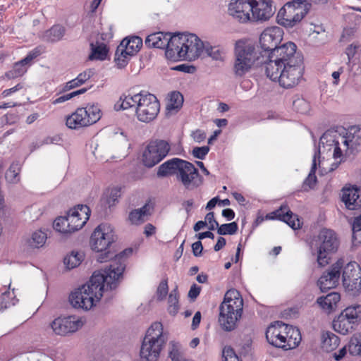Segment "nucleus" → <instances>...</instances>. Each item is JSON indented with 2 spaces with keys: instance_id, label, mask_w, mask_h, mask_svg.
Returning a JSON list of instances; mask_svg holds the SVG:
<instances>
[{
  "instance_id": "nucleus-1",
  "label": "nucleus",
  "mask_w": 361,
  "mask_h": 361,
  "mask_svg": "<svg viewBox=\"0 0 361 361\" xmlns=\"http://www.w3.org/2000/svg\"><path fill=\"white\" fill-rule=\"evenodd\" d=\"M133 249L127 248L116 255L109 267L102 271H94L85 284L69 296L75 308L90 310L101 300L105 290H114L118 286L126 268V261L132 255Z\"/></svg>"
},
{
  "instance_id": "nucleus-2",
  "label": "nucleus",
  "mask_w": 361,
  "mask_h": 361,
  "mask_svg": "<svg viewBox=\"0 0 361 361\" xmlns=\"http://www.w3.org/2000/svg\"><path fill=\"white\" fill-rule=\"evenodd\" d=\"M296 50V44L288 42L269 52L264 61L267 76L285 89L295 87L302 77V57Z\"/></svg>"
},
{
  "instance_id": "nucleus-3",
  "label": "nucleus",
  "mask_w": 361,
  "mask_h": 361,
  "mask_svg": "<svg viewBox=\"0 0 361 361\" xmlns=\"http://www.w3.org/2000/svg\"><path fill=\"white\" fill-rule=\"evenodd\" d=\"M145 44L149 48H166V57L173 61H193L204 49V44L195 34L157 32L148 35Z\"/></svg>"
},
{
  "instance_id": "nucleus-4",
  "label": "nucleus",
  "mask_w": 361,
  "mask_h": 361,
  "mask_svg": "<svg viewBox=\"0 0 361 361\" xmlns=\"http://www.w3.org/2000/svg\"><path fill=\"white\" fill-rule=\"evenodd\" d=\"M331 132H326L320 138L319 144L329 142L334 147L333 157L340 159L339 161L333 164L331 170L336 169L338 165L345 161V157L350 154L357 147H361V128L353 127L346 135H332Z\"/></svg>"
},
{
  "instance_id": "nucleus-5",
  "label": "nucleus",
  "mask_w": 361,
  "mask_h": 361,
  "mask_svg": "<svg viewBox=\"0 0 361 361\" xmlns=\"http://www.w3.org/2000/svg\"><path fill=\"white\" fill-rule=\"evenodd\" d=\"M266 338L273 346L287 350L298 346L301 336L298 329L278 321L267 328Z\"/></svg>"
},
{
  "instance_id": "nucleus-6",
  "label": "nucleus",
  "mask_w": 361,
  "mask_h": 361,
  "mask_svg": "<svg viewBox=\"0 0 361 361\" xmlns=\"http://www.w3.org/2000/svg\"><path fill=\"white\" fill-rule=\"evenodd\" d=\"M166 341L161 323H153L143 339L140 352L141 358L146 361H157Z\"/></svg>"
},
{
  "instance_id": "nucleus-7",
  "label": "nucleus",
  "mask_w": 361,
  "mask_h": 361,
  "mask_svg": "<svg viewBox=\"0 0 361 361\" xmlns=\"http://www.w3.org/2000/svg\"><path fill=\"white\" fill-rule=\"evenodd\" d=\"M234 54L233 70L239 76L248 72L255 63L257 65L264 63V61L257 56L254 44L247 39H240L235 42Z\"/></svg>"
},
{
  "instance_id": "nucleus-8",
  "label": "nucleus",
  "mask_w": 361,
  "mask_h": 361,
  "mask_svg": "<svg viewBox=\"0 0 361 361\" xmlns=\"http://www.w3.org/2000/svg\"><path fill=\"white\" fill-rule=\"evenodd\" d=\"M310 7V4L306 0L287 2L277 13V23L286 28H292L301 22L308 13Z\"/></svg>"
},
{
  "instance_id": "nucleus-9",
  "label": "nucleus",
  "mask_w": 361,
  "mask_h": 361,
  "mask_svg": "<svg viewBox=\"0 0 361 361\" xmlns=\"http://www.w3.org/2000/svg\"><path fill=\"white\" fill-rule=\"evenodd\" d=\"M316 245L317 247V262L320 267H323L329 263V255L337 251L339 240L334 231L323 228L317 236Z\"/></svg>"
},
{
  "instance_id": "nucleus-10",
  "label": "nucleus",
  "mask_w": 361,
  "mask_h": 361,
  "mask_svg": "<svg viewBox=\"0 0 361 361\" xmlns=\"http://www.w3.org/2000/svg\"><path fill=\"white\" fill-rule=\"evenodd\" d=\"M101 118L98 106L90 105L85 108H78L66 118V124L71 129H79L95 123Z\"/></svg>"
},
{
  "instance_id": "nucleus-11",
  "label": "nucleus",
  "mask_w": 361,
  "mask_h": 361,
  "mask_svg": "<svg viewBox=\"0 0 361 361\" xmlns=\"http://www.w3.org/2000/svg\"><path fill=\"white\" fill-rule=\"evenodd\" d=\"M140 94L135 111L137 118L141 122L149 123L154 121L159 113V102L155 95L149 92L147 94L140 92Z\"/></svg>"
},
{
  "instance_id": "nucleus-12",
  "label": "nucleus",
  "mask_w": 361,
  "mask_h": 361,
  "mask_svg": "<svg viewBox=\"0 0 361 361\" xmlns=\"http://www.w3.org/2000/svg\"><path fill=\"white\" fill-rule=\"evenodd\" d=\"M361 314V305L346 307L333 321V328L342 335L352 332L358 324V318Z\"/></svg>"
},
{
  "instance_id": "nucleus-13",
  "label": "nucleus",
  "mask_w": 361,
  "mask_h": 361,
  "mask_svg": "<svg viewBox=\"0 0 361 361\" xmlns=\"http://www.w3.org/2000/svg\"><path fill=\"white\" fill-rule=\"evenodd\" d=\"M170 150L169 144L163 140L151 141L142 154L143 164L152 168L166 157Z\"/></svg>"
},
{
  "instance_id": "nucleus-14",
  "label": "nucleus",
  "mask_w": 361,
  "mask_h": 361,
  "mask_svg": "<svg viewBox=\"0 0 361 361\" xmlns=\"http://www.w3.org/2000/svg\"><path fill=\"white\" fill-rule=\"evenodd\" d=\"M115 240L116 236L111 226L106 224H102L92 233L90 244L94 251L102 252L106 251Z\"/></svg>"
},
{
  "instance_id": "nucleus-15",
  "label": "nucleus",
  "mask_w": 361,
  "mask_h": 361,
  "mask_svg": "<svg viewBox=\"0 0 361 361\" xmlns=\"http://www.w3.org/2000/svg\"><path fill=\"white\" fill-rule=\"evenodd\" d=\"M343 285L352 295H357L361 290V268L355 262H350L343 267Z\"/></svg>"
},
{
  "instance_id": "nucleus-16",
  "label": "nucleus",
  "mask_w": 361,
  "mask_h": 361,
  "mask_svg": "<svg viewBox=\"0 0 361 361\" xmlns=\"http://www.w3.org/2000/svg\"><path fill=\"white\" fill-rule=\"evenodd\" d=\"M345 264L343 259H338L317 281V286L322 292L336 287L339 282L341 269Z\"/></svg>"
},
{
  "instance_id": "nucleus-17",
  "label": "nucleus",
  "mask_w": 361,
  "mask_h": 361,
  "mask_svg": "<svg viewBox=\"0 0 361 361\" xmlns=\"http://www.w3.org/2000/svg\"><path fill=\"white\" fill-rule=\"evenodd\" d=\"M228 13L240 23L252 22L251 0H231L228 4Z\"/></svg>"
},
{
  "instance_id": "nucleus-18",
  "label": "nucleus",
  "mask_w": 361,
  "mask_h": 361,
  "mask_svg": "<svg viewBox=\"0 0 361 361\" xmlns=\"http://www.w3.org/2000/svg\"><path fill=\"white\" fill-rule=\"evenodd\" d=\"M252 22L269 20L275 13L272 0H251Z\"/></svg>"
},
{
  "instance_id": "nucleus-19",
  "label": "nucleus",
  "mask_w": 361,
  "mask_h": 361,
  "mask_svg": "<svg viewBox=\"0 0 361 361\" xmlns=\"http://www.w3.org/2000/svg\"><path fill=\"white\" fill-rule=\"evenodd\" d=\"M283 31L277 26L269 27L264 30L259 37V44L264 51L271 52L278 48L283 39Z\"/></svg>"
},
{
  "instance_id": "nucleus-20",
  "label": "nucleus",
  "mask_w": 361,
  "mask_h": 361,
  "mask_svg": "<svg viewBox=\"0 0 361 361\" xmlns=\"http://www.w3.org/2000/svg\"><path fill=\"white\" fill-rule=\"evenodd\" d=\"M90 209L87 205L79 204L71 209L67 214L71 233L82 228L88 221Z\"/></svg>"
},
{
  "instance_id": "nucleus-21",
  "label": "nucleus",
  "mask_w": 361,
  "mask_h": 361,
  "mask_svg": "<svg viewBox=\"0 0 361 361\" xmlns=\"http://www.w3.org/2000/svg\"><path fill=\"white\" fill-rule=\"evenodd\" d=\"M235 310L231 303L228 304L223 301L219 307V322L221 327L227 331L233 330L236 326L237 321L241 317L242 313L238 316L235 314Z\"/></svg>"
},
{
  "instance_id": "nucleus-22",
  "label": "nucleus",
  "mask_w": 361,
  "mask_h": 361,
  "mask_svg": "<svg viewBox=\"0 0 361 361\" xmlns=\"http://www.w3.org/2000/svg\"><path fill=\"white\" fill-rule=\"evenodd\" d=\"M198 176V171L192 163L179 159L176 176L177 179L183 183L185 188L189 189Z\"/></svg>"
},
{
  "instance_id": "nucleus-23",
  "label": "nucleus",
  "mask_w": 361,
  "mask_h": 361,
  "mask_svg": "<svg viewBox=\"0 0 361 361\" xmlns=\"http://www.w3.org/2000/svg\"><path fill=\"white\" fill-rule=\"evenodd\" d=\"M50 326L56 334L65 336L78 330L82 323L73 317H58L51 323Z\"/></svg>"
},
{
  "instance_id": "nucleus-24",
  "label": "nucleus",
  "mask_w": 361,
  "mask_h": 361,
  "mask_svg": "<svg viewBox=\"0 0 361 361\" xmlns=\"http://www.w3.org/2000/svg\"><path fill=\"white\" fill-rule=\"evenodd\" d=\"M268 219H279L286 223L293 230L301 228L300 220L298 215L293 214L288 205L283 204L278 209L268 214L266 216Z\"/></svg>"
},
{
  "instance_id": "nucleus-25",
  "label": "nucleus",
  "mask_w": 361,
  "mask_h": 361,
  "mask_svg": "<svg viewBox=\"0 0 361 361\" xmlns=\"http://www.w3.org/2000/svg\"><path fill=\"white\" fill-rule=\"evenodd\" d=\"M341 200L347 209L361 210V190L357 187L343 188Z\"/></svg>"
},
{
  "instance_id": "nucleus-26",
  "label": "nucleus",
  "mask_w": 361,
  "mask_h": 361,
  "mask_svg": "<svg viewBox=\"0 0 361 361\" xmlns=\"http://www.w3.org/2000/svg\"><path fill=\"white\" fill-rule=\"evenodd\" d=\"M183 96L180 92H170L166 97V111L167 116L176 114L183 104Z\"/></svg>"
},
{
  "instance_id": "nucleus-27",
  "label": "nucleus",
  "mask_w": 361,
  "mask_h": 361,
  "mask_svg": "<svg viewBox=\"0 0 361 361\" xmlns=\"http://www.w3.org/2000/svg\"><path fill=\"white\" fill-rule=\"evenodd\" d=\"M142 39L140 37L133 36L125 38L118 45L119 50H123L126 54L134 56L140 49Z\"/></svg>"
},
{
  "instance_id": "nucleus-28",
  "label": "nucleus",
  "mask_w": 361,
  "mask_h": 361,
  "mask_svg": "<svg viewBox=\"0 0 361 361\" xmlns=\"http://www.w3.org/2000/svg\"><path fill=\"white\" fill-rule=\"evenodd\" d=\"M341 300V295L338 293L331 292L326 296L319 297L317 302L326 312H330L336 307Z\"/></svg>"
},
{
  "instance_id": "nucleus-29",
  "label": "nucleus",
  "mask_w": 361,
  "mask_h": 361,
  "mask_svg": "<svg viewBox=\"0 0 361 361\" xmlns=\"http://www.w3.org/2000/svg\"><path fill=\"white\" fill-rule=\"evenodd\" d=\"M224 301L228 304L231 303V306L236 308V315L239 316L240 313L243 312V300L238 290L235 289L228 290L224 295Z\"/></svg>"
},
{
  "instance_id": "nucleus-30",
  "label": "nucleus",
  "mask_w": 361,
  "mask_h": 361,
  "mask_svg": "<svg viewBox=\"0 0 361 361\" xmlns=\"http://www.w3.org/2000/svg\"><path fill=\"white\" fill-rule=\"evenodd\" d=\"M150 206L146 203L140 209L132 210L128 215V220L132 224L139 225L145 221V217L150 214Z\"/></svg>"
},
{
  "instance_id": "nucleus-31",
  "label": "nucleus",
  "mask_w": 361,
  "mask_h": 361,
  "mask_svg": "<svg viewBox=\"0 0 361 361\" xmlns=\"http://www.w3.org/2000/svg\"><path fill=\"white\" fill-rule=\"evenodd\" d=\"M139 97H140V92L133 96L123 94L114 104V109L116 111L126 110L134 106L137 104Z\"/></svg>"
},
{
  "instance_id": "nucleus-32",
  "label": "nucleus",
  "mask_w": 361,
  "mask_h": 361,
  "mask_svg": "<svg viewBox=\"0 0 361 361\" xmlns=\"http://www.w3.org/2000/svg\"><path fill=\"white\" fill-rule=\"evenodd\" d=\"M340 343V338L332 332H325L322 336V348L324 351L331 352L335 350Z\"/></svg>"
},
{
  "instance_id": "nucleus-33",
  "label": "nucleus",
  "mask_w": 361,
  "mask_h": 361,
  "mask_svg": "<svg viewBox=\"0 0 361 361\" xmlns=\"http://www.w3.org/2000/svg\"><path fill=\"white\" fill-rule=\"evenodd\" d=\"M30 66L23 59L15 63L12 68L5 73L8 79H14L23 76L28 70Z\"/></svg>"
},
{
  "instance_id": "nucleus-34",
  "label": "nucleus",
  "mask_w": 361,
  "mask_h": 361,
  "mask_svg": "<svg viewBox=\"0 0 361 361\" xmlns=\"http://www.w3.org/2000/svg\"><path fill=\"white\" fill-rule=\"evenodd\" d=\"M179 159L178 158H173L163 163L159 167L157 176L164 177L169 174H176Z\"/></svg>"
},
{
  "instance_id": "nucleus-35",
  "label": "nucleus",
  "mask_w": 361,
  "mask_h": 361,
  "mask_svg": "<svg viewBox=\"0 0 361 361\" xmlns=\"http://www.w3.org/2000/svg\"><path fill=\"white\" fill-rule=\"evenodd\" d=\"M91 54L89 55V59L103 61L106 59L108 54V49L104 43L97 42L95 44L91 43Z\"/></svg>"
},
{
  "instance_id": "nucleus-36",
  "label": "nucleus",
  "mask_w": 361,
  "mask_h": 361,
  "mask_svg": "<svg viewBox=\"0 0 361 361\" xmlns=\"http://www.w3.org/2000/svg\"><path fill=\"white\" fill-rule=\"evenodd\" d=\"M320 155V151L318 149L317 152H315L314 155L313 157L312 163L310 171L307 176V177L305 178V180L303 182V188L305 190H307V189L306 187H308V188L311 189L313 188V187L317 183V177L315 176V172L317 170V162L316 159L317 157Z\"/></svg>"
},
{
  "instance_id": "nucleus-37",
  "label": "nucleus",
  "mask_w": 361,
  "mask_h": 361,
  "mask_svg": "<svg viewBox=\"0 0 361 361\" xmlns=\"http://www.w3.org/2000/svg\"><path fill=\"white\" fill-rule=\"evenodd\" d=\"M92 72L90 70L85 71L78 75V77L65 85L62 90H71L85 83L92 76Z\"/></svg>"
},
{
  "instance_id": "nucleus-38",
  "label": "nucleus",
  "mask_w": 361,
  "mask_h": 361,
  "mask_svg": "<svg viewBox=\"0 0 361 361\" xmlns=\"http://www.w3.org/2000/svg\"><path fill=\"white\" fill-rule=\"evenodd\" d=\"M121 196V188L114 187L104 193L102 201L109 207L114 206Z\"/></svg>"
},
{
  "instance_id": "nucleus-39",
  "label": "nucleus",
  "mask_w": 361,
  "mask_h": 361,
  "mask_svg": "<svg viewBox=\"0 0 361 361\" xmlns=\"http://www.w3.org/2000/svg\"><path fill=\"white\" fill-rule=\"evenodd\" d=\"M83 258L82 252L73 251L65 257L63 262L68 269H71L78 267L82 262Z\"/></svg>"
},
{
  "instance_id": "nucleus-40",
  "label": "nucleus",
  "mask_w": 361,
  "mask_h": 361,
  "mask_svg": "<svg viewBox=\"0 0 361 361\" xmlns=\"http://www.w3.org/2000/svg\"><path fill=\"white\" fill-rule=\"evenodd\" d=\"M65 34V28L59 25L51 27L46 32L45 38L47 41L54 42L59 41Z\"/></svg>"
},
{
  "instance_id": "nucleus-41",
  "label": "nucleus",
  "mask_w": 361,
  "mask_h": 361,
  "mask_svg": "<svg viewBox=\"0 0 361 361\" xmlns=\"http://www.w3.org/2000/svg\"><path fill=\"white\" fill-rule=\"evenodd\" d=\"M47 234L41 230L34 232L27 243L32 247H42L47 240Z\"/></svg>"
},
{
  "instance_id": "nucleus-42",
  "label": "nucleus",
  "mask_w": 361,
  "mask_h": 361,
  "mask_svg": "<svg viewBox=\"0 0 361 361\" xmlns=\"http://www.w3.org/2000/svg\"><path fill=\"white\" fill-rule=\"evenodd\" d=\"M20 167L18 163H12L6 173V179L8 183H17L20 180Z\"/></svg>"
},
{
  "instance_id": "nucleus-43",
  "label": "nucleus",
  "mask_w": 361,
  "mask_h": 361,
  "mask_svg": "<svg viewBox=\"0 0 361 361\" xmlns=\"http://www.w3.org/2000/svg\"><path fill=\"white\" fill-rule=\"evenodd\" d=\"M169 307L168 311L170 314L171 315H176L179 310V305H178V293L177 290V288H175L171 290L169 295Z\"/></svg>"
},
{
  "instance_id": "nucleus-44",
  "label": "nucleus",
  "mask_w": 361,
  "mask_h": 361,
  "mask_svg": "<svg viewBox=\"0 0 361 361\" xmlns=\"http://www.w3.org/2000/svg\"><path fill=\"white\" fill-rule=\"evenodd\" d=\"M54 228L61 233H71V226L68 221V218L65 216H59L56 218L53 224Z\"/></svg>"
},
{
  "instance_id": "nucleus-45",
  "label": "nucleus",
  "mask_w": 361,
  "mask_h": 361,
  "mask_svg": "<svg viewBox=\"0 0 361 361\" xmlns=\"http://www.w3.org/2000/svg\"><path fill=\"white\" fill-rule=\"evenodd\" d=\"M348 350L351 355H361V334L350 338Z\"/></svg>"
},
{
  "instance_id": "nucleus-46",
  "label": "nucleus",
  "mask_w": 361,
  "mask_h": 361,
  "mask_svg": "<svg viewBox=\"0 0 361 361\" xmlns=\"http://www.w3.org/2000/svg\"><path fill=\"white\" fill-rule=\"evenodd\" d=\"M353 242L355 245L361 243V214L355 219L353 224Z\"/></svg>"
},
{
  "instance_id": "nucleus-47",
  "label": "nucleus",
  "mask_w": 361,
  "mask_h": 361,
  "mask_svg": "<svg viewBox=\"0 0 361 361\" xmlns=\"http://www.w3.org/2000/svg\"><path fill=\"white\" fill-rule=\"evenodd\" d=\"M131 56V55L126 54L124 51L119 50V47L118 46L115 53L114 61L116 66L119 68H122L128 64Z\"/></svg>"
},
{
  "instance_id": "nucleus-48",
  "label": "nucleus",
  "mask_w": 361,
  "mask_h": 361,
  "mask_svg": "<svg viewBox=\"0 0 361 361\" xmlns=\"http://www.w3.org/2000/svg\"><path fill=\"white\" fill-rule=\"evenodd\" d=\"M217 228V233L219 235H233L237 232L238 226L237 223L233 221L229 224H224L221 226L219 225Z\"/></svg>"
},
{
  "instance_id": "nucleus-49",
  "label": "nucleus",
  "mask_w": 361,
  "mask_h": 361,
  "mask_svg": "<svg viewBox=\"0 0 361 361\" xmlns=\"http://www.w3.org/2000/svg\"><path fill=\"white\" fill-rule=\"evenodd\" d=\"M206 52L209 56L216 61H224L226 52L219 47H210L206 48Z\"/></svg>"
},
{
  "instance_id": "nucleus-50",
  "label": "nucleus",
  "mask_w": 361,
  "mask_h": 361,
  "mask_svg": "<svg viewBox=\"0 0 361 361\" xmlns=\"http://www.w3.org/2000/svg\"><path fill=\"white\" fill-rule=\"evenodd\" d=\"M44 52V49L42 47H37L31 51H30L26 55V56L24 59H23V60L30 67L33 63V61Z\"/></svg>"
},
{
  "instance_id": "nucleus-51",
  "label": "nucleus",
  "mask_w": 361,
  "mask_h": 361,
  "mask_svg": "<svg viewBox=\"0 0 361 361\" xmlns=\"http://www.w3.org/2000/svg\"><path fill=\"white\" fill-rule=\"evenodd\" d=\"M169 357L172 361H193L190 359L185 358L180 353L178 345L174 343H171Z\"/></svg>"
},
{
  "instance_id": "nucleus-52",
  "label": "nucleus",
  "mask_w": 361,
  "mask_h": 361,
  "mask_svg": "<svg viewBox=\"0 0 361 361\" xmlns=\"http://www.w3.org/2000/svg\"><path fill=\"white\" fill-rule=\"evenodd\" d=\"M169 291L168 281L167 279H163L157 287V296L159 300H163Z\"/></svg>"
},
{
  "instance_id": "nucleus-53",
  "label": "nucleus",
  "mask_w": 361,
  "mask_h": 361,
  "mask_svg": "<svg viewBox=\"0 0 361 361\" xmlns=\"http://www.w3.org/2000/svg\"><path fill=\"white\" fill-rule=\"evenodd\" d=\"M223 357L224 361H240L234 350L230 346H226L223 349Z\"/></svg>"
},
{
  "instance_id": "nucleus-54",
  "label": "nucleus",
  "mask_w": 361,
  "mask_h": 361,
  "mask_svg": "<svg viewBox=\"0 0 361 361\" xmlns=\"http://www.w3.org/2000/svg\"><path fill=\"white\" fill-rule=\"evenodd\" d=\"M294 109L300 114H305L309 110V104L302 99H298L293 103Z\"/></svg>"
},
{
  "instance_id": "nucleus-55",
  "label": "nucleus",
  "mask_w": 361,
  "mask_h": 361,
  "mask_svg": "<svg viewBox=\"0 0 361 361\" xmlns=\"http://www.w3.org/2000/svg\"><path fill=\"white\" fill-rule=\"evenodd\" d=\"M209 152V147H195L192 149V155L199 159H204L205 157Z\"/></svg>"
},
{
  "instance_id": "nucleus-56",
  "label": "nucleus",
  "mask_w": 361,
  "mask_h": 361,
  "mask_svg": "<svg viewBox=\"0 0 361 361\" xmlns=\"http://www.w3.org/2000/svg\"><path fill=\"white\" fill-rule=\"evenodd\" d=\"M204 221H206V225L208 224V228L210 231H213L219 227V223L215 220L214 213L212 212L207 214Z\"/></svg>"
},
{
  "instance_id": "nucleus-57",
  "label": "nucleus",
  "mask_w": 361,
  "mask_h": 361,
  "mask_svg": "<svg viewBox=\"0 0 361 361\" xmlns=\"http://www.w3.org/2000/svg\"><path fill=\"white\" fill-rule=\"evenodd\" d=\"M360 46L357 44L353 43L350 44L345 49V54L348 56L349 62L351 59L355 56L357 50L359 49Z\"/></svg>"
},
{
  "instance_id": "nucleus-58",
  "label": "nucleus",
  "mask_w": 361,
  "mask_h": 361,
  "mask_svg": "<svg viewBox=\"0 0 361 361\" xmlns=\"http://www.w3.org/2000/svg\"><path fill=\"white\" fill-rule=\"evenodd\" d=\"M83 92H71L69 94H67L63 95V96H60L59 97L56 98L55 100H54L53 104H56L64 102L74 97L75 96L82 94Z\"/></svg>"
},
{
  "instance_id": "nucleus-59",
  "label": "nucleus",
  "mask_w": 361,
  "mask_h": 361,
  "mask_svg": "<svg viewBox=\"0 0 361 361\" xmlns=\"http://www.w3.org/2000/svg\"><path fill=\"white\" fill-rule=\"evenodd\" d=\"M191 137L196 142H202L206 138V133L204 131L197 129L196 130L192 132Z\"/></svg>"
},
{
  "instance_id": "nucleus-60",
  "label": "nucleus",
  "mask_w": 361,
  "mask_h": 361,
  "mask_svg": "<svg viewBox=\"0 0 361 361\" xmlns=\"http://www.w3.org/2000/svg\"><path fill=\"white\" fill-rule=\"evenodd\" d=\"M9 295L10 292L5 291L2 293L1 295H0V310L6 309L9 306Z\"/></svg>"
},
{
  "instance_id": "nucleus-61",
  "label": "nucleus",
  "mask_w": 361,
  "mask_h": 361,
  "mask_svg": "<svg viewBox=\"0 0 361 361\" xmlns=\"http://www.w3.org/2000/svg\"><path fill=\"white\" fill-rule=\"evenodd\" d=\"M200 291H201V287L198 286L197 284L195 283H193L190 288V290L188 292V297L194 300H195L197 296L200 295Z\"/></svg>"
},
{
  "instance_id": "nucleus-62",
  "label": "nucleus",
  "mask_w": 361,
  "mask_h": 361,
  "mask_svg": "<svg viewBox=\"0 0 361 361\" xmlns=\"http://www.w3.org/2000/svg\"><path fill=\"white\" fill-rule=\"evenodd\" d=\"M192 249L193 255L195 257H199L202 255V252L203 250V246L202 244V242L200 240H198L192 245Z\"/></svg>"
},
{
  "instance_id": "nucleus-63",
  "label": "nucleus",
  "mask_w": 361,
  "mask_h": 361,
  "mask_svg": "<svg viewBox=\"0 0 361 361\" xmlns=\"http://www.w3.org/2000/svg\"><path fill=\"white\" fill-rule=\"evenodd\" d=\"M201 322V313L200 312H197L193 318H192V324H191V328L192 329L195 330L196 329L199 325H200V323Z\"/></svg>"
},
{
  "instance_id": "nucleus-64",
  "label": "nucleus",
  "mask_w": 361,
  "mask_h": 361,
  "mask_svg": "<svg viewBox=\"0 0 361 361\" xmlns=\"http://www.w3.org/2000/svg\"><path fill=\"white\" fill-rule=\"evenodd\" d=\"M346 353H347V347L344 346L343 348L340 349L337 353H335L334 357L336 360L339 361L345 357Z\"/></svg>"
}]
</instances>
